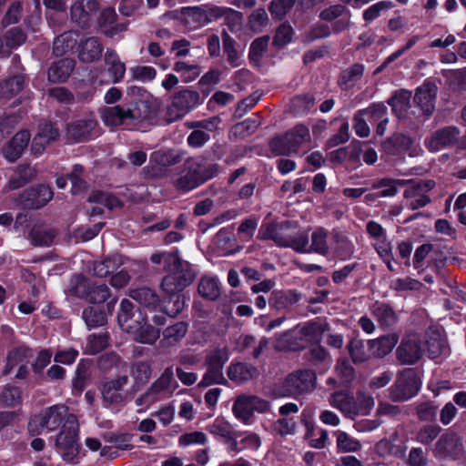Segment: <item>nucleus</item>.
Returning a JSON list of instances; mask_svg holds the SVG:
<instances>
[{
    "label": "nucleus",
    "mask_w": 466,
    "mask_h": 466,
    "mask_svg": "<svg viewBox=\"0 0 466 466\" xmlns=\"http://www.w3.org/2000/svg\"><path fill=\"white\" fill-rule=\"evenodd\" d=\"M168 274L161 281L160 288L168 297L172 306H165V310L170 317H176L184 309L185 298L180 292L194 279L195 273L191 266L177 257H168Z\"/></svg>",
    "instance_id": "nucleus-1"
},
{
    "label": "nucleus",
    "mask_w": 466,
    "mask_h": 466,
    "mask_svg": "<svg viewBox=\"0 0 466 466\" xmlns=\"http://www.w3.org/2000/svg\"><path fill=\"white\" fill-rule=\"evenodd\" d=\"M149 114V102L147 99L132 102L129 106L117 105L104 107L100 111V116L105 125L108 127H124L127 129L135 128Z\"/></svg>",
    "instance_id": "nucleus-2"
},
{
    "label": "nucleus",
    "mask_w": 466,
    "mask_h": 466,
    "mask_svg": "<svg viewBox=\"0 0 466 466\" xmlns=\"http://www.w3.org/2000/svg\"><path fill=\"white\" fill-rule=\"evenodd\" d=\"M259 233L262 239H271L277 246L290 248L298 253L304 251L309 242V232L298 230L297 223L291 221L268 223Z\"/></svg>",
    "instance_id": "nucleus-3"
},
{
    "label": "nucleus",
    "mask_w": 466,
    "mask_h": 466,
    "mask_svg": "<svg viewBox=\"0 0 466 466\" xmlns=\"http://www.w3.org/2000/svg\"><path fill=\"white\" fill-rule=\"evenodd\" d=\"M309 141V128L300 124L285 134L273 137L269 141V148L275 156H290L297 153L301 145Z\"/></svg>",
    "instance_id": "nucleus-4"
},
{
    "label": "nucleus",
    "mask_w": 466,
    "mask_h": 466,
    "mask_svg": "<svg viewBox=\"0 0 466 466\" xmlns=\"http://www.w3.org/2000/svg\"><path fill=\"white\" fill-rule=\"evenodd\" d=\"M316 374L309 370H299L287 376L276 390L277 397H296L312 391L316 387Z\"/></svg>",
    "instance_id": "nucleus-5"
},
{
    "label": "nucleus",
    "mask_w": 466,
    "mask_h": 466,
    "mask_svg": "<svg viewBox=\"0 0 466 466\" xmlns=\"http://www.w3.org/2000/svg\"><path fill=\"white\" fill-rule=\"evenodd\" d=\"M68 410L64 405H54L34 415L28 422V431L32 435H38L45 430H56L61 422L66 420Z\"/></svg>",
    "instance_id": "nucleus-6"
},
{
    "label": "nucleus",
    "mask_w": 466,
    "mask_h": 466,
    "mask_svg": "<svg viewBox=\"0 0 466 466\" xmlns=\"http://www.w3.org/2000/svg\"><path fill=\"white\" fill-rule=\"evenodd\" d=\"M69 291L76 297L95 304L105 302L110 297L106 285L93 283L82 276H75L71 279Z\"/></svg>",
    "instance_id": "nucleus-7"
},
{
    "label": "nucleus",
    "mask_w": 466,
    "mask_h": 466,
    "mask_svg": "<svg viewBox=\"0 0 466 466\" xmlns=\"http://www.w3.org/2000/svg\"><path fill=\"white\" fill-rule=\"evenodd\" d=\"M77 432L78 425L76 416H67L56 442L58 451L66 461H72L78 454Z\"/></svg>",
    "instance_id": "nucleus-8"
},
{
    "label": "nucleus",
    "mask_w": 466,
    "mask_h": 466,
    "mask_svg": "<svg viewBox=\"0 0 466 466\" xmlns=\"http://www.w3.org/2000/svg\"><path fill=\"white\" fill-rule=\"evenodd\" d=\"M420 387V382L416 373L411 369L404 370L389 388V398L395 402L408 400L418 393Z\"/></svg>",
    "instance_id": "nucleus-9"
},
{
    "label": "nucleus",
    "mask_w": 466,
    "mask_h": 466,
    "mask_svg": "<svg viewBox=\"0 0 466 466\" xmlns=\"http://www.w3.org/2000/svg\"><path fill=\"white\" fill-rule=\"evenodd\" d=\"M269 402L254 394H240L235 399L232 410L234 415L248 423L255 412L264 413L269 410Z\"/></svg>",
    "instance_id": "nucleus-10"
},
{
    "label": "nucleus",
    "mask_w": 466,
    "mask_h": 466,
    "mask_svg": "<svg viewBox=\"0 0 466 466\" xmlns=\"http://www.w3.org/2000/svg\"><path fill=\"white\" fill-rule=\"evenodd\" d=\"M122 370L123 374L115 379L107 380L100 388L103 401L106 404H119L128 397V393L125 390L128 383V366L123 364Z\"/></svg>",
    "instance_id": "nucleus-11"
},
{
    "label": "nucleus",
    "mask_w": 466,
    "mask_h": 466,
    "mask_svg": "<svg viewBox=\"0 0 466 466\" xmlns=\"http://www.w3.org/2000/svg\"><path fill=\"white\" fill-rule=\"evenodd\" d=\"M124 331L129 333L134 340L153 345L160 336L158 329L147 323V317L140 310L137 311L134 321Z\"/></svg>",
    "instance_id": "nucleus-12"
},
{
    "label": "nucleus",
    "mask_w": 466,
    "mask_h": 466,
    "mask_svg": "<svg viewBox=\"0 0 466 466\" xmlns=\"http://www.w3.org/2000/svg\"><path fill=\"white\" fill-rule=\"evenodd\" d=\"M198 98V94L190 90H182L176 93L167 109V121L174 122L183 117L195 107Z\"/></svg>",
    "instance_id": "nucleus-13"
},
{
    "label": "nucleus",
    "mask_w": 466,
    "mask_h": 466,
    "mask_svg": "<svg viewBox=\"0 0 466 466\" xmlns=\"http://www.w3.org/2000/svg\"><path fill=\"white\" fill-rule=\"evenodd\" d=\"M461 131L455 126H447L432 132L424 140L425 147L431 153L454 147L460 137Z\"/></svg>",
    "instance_id": "nucleus-14"
},
{
    "label": "nucleus",
    "mask_w": 466,
    "mask_h": 466,
    "mask_svg": "<svg viewBox=\"0 0 466 466\" xmlns=\"http://www.w3.org/2000/svg\"><path fill=\"white\" fill-rule=\"evenodd\" d=\"M228 360L226 347L215 348L206 358V386L210 383H224L223 366Z\"/></svg>",
    "instance_id": "nucleus-15"
},
{
    "label": "nucleus",
    "mask_w": 466,
    "mask_h": 466,
    "mask_svg": "<svg viewBox=\"0 0 466 466\" xmlns=\"http://www.w3.org/2000/svg\"><path fill=\"white\" fill-rule=\"evenodd\" d=\"M177 387V383L174 380L172 369H166L159 378L147 390V402L155 403L160 400L170 397Z\"/></svg>",
    "instance_id": "nucleus-16"
},
{
    "label": "nucleus",
    "mask_w": 466,
    "mask_h": 466,
    "mask_svg": "<svg viewBox=\"0 0 466 466\" xmlns=\"http://www.w3.org/2000/svg\"><path fill=\"white\" fill-rule=\"evenodd\" d=\"M421 340L415 335L404 337L396 350V358L402 365H413L423 356Z\"/></svg>",
    "instance_id": "nucleus-17"
},
{
    "label": "nucleus",
    "mask_w": 466,
    "mask_h": 466,
    "mask_svg": "<svg viewBox=\"0 0 466 466\" xmlns=\"http://www.w3.org/2000/svg\"><path fill=\"white\" fill-rule=\"evenodd\" d=\"M203 158L191 157L187 161V171L182 174L177 180L176 186L182 190H190L202 182L203 178Z\"/></svg>",
    "instance_id": "nucleus-18"
},
{
    "label": "nucleus",
    "mask_w": 466,
    "mask_h": 466,
    "mask_svg": "<svg viewBox=\"0 0 466 466\" xmlns=\"http://www.w3.org/2000/svg\"><path fill=\"white\" fill-rule=\"evenodd\" d=\"M437 92L438 87L431 82H424L415 91L413 101L421 114L427 117L432 116L435 111Z\"/></svg>",
    "instance_id": "nucleus-19"
},
{
    "label": "nucleus",
    "mask_w": 466,
    "mask_h": 466,
    "mask_svg": "<svg viewBox=\"0 0 466 466\" xmlns=\"http://www.w3.org/2000/svg\"><path fill=\"white\" fill-rule=\"evenodd\" d=\"M97 10L98 3L96 0H77L71 5V19L79 26L86 27Z\"/></svg>",
    "instance_id": "nucleus-20"
},
{
    "label": "nucleus",
    "mask_w": 466,
    "mask_h": 466,
    "mask_svg": "<svg viewBox=\"0 0 466 466\" xmlns=\"http://www.w3.org/2000/svg\"><path fill=\"white\" fill-rule=\"evenodd\" d=\"M97 123L93 116L78 119L67 127L66 135L68 139L79 142L95 135Z\"/></svg>",
    "instance_id": "nucleus-21"
},
{
    "label": "nucleus",
    "mask_w": 466,
    "mask_h": 466,
    "mask_svg": "<svg viewBox=\"0 0 466 466\" xmlns=\"http://www.w3.org/2000/svg\"><path fill=\"white\" fill-rule=\"evenodd\" d=\"M462 451V443L459 436L452 431L443 433L435 444V452L439 456H457Z\"/></svg>",
    "instance_id": "nucleus-22"
},
{
    "label": "nucleus",
    "mask_w": 466,
    "mask_h": 466,
    "mask_svg": "<svg viewBox=\"0 0 466 466\" xmlns=\"http://www.w3.org/2000/svg\"><path fill=\"white\" fill-rule=\"evenodd\" d=\"M370 312L382 329H391L399 320L398 314L393 308L384 302H374L371 306Z\"/></svg>",
    "instance_id": "nucleus-23"
},
{
    "label": "nucleus",
    "mask_w": 466,
    "mask_h": 466,
    "mask_svg": "<svg viewBox=\"0 0 466 466\" xmlns=\"http://www.w3.org/2000/svg\"><path fill=\"white\" fill-rule=\"evenodd\" d=\"M329 402L346 417L350 419L356 417L357 408L355 397L351 393L344 390L335 391L330 395Z\"/></svg>",
    "instance_id": "nucleus-24"
},
{
    "label": "nucleus",
    "mask_w": 466,
    "mask_h": 466,
    "mask_svg": "<svg viewBox=\"0 0 466 466\" xmlns=\"http://www.w3.org/2000/svg\"><path fill=\"white\" fill-rule=\"evenodd\" d=\"M59 136L58 129L49 122L41 123L38 133L33 139L32 150L35 154H41L46 147Z\"/></svg>",
    "instance_id": "nucleus-25"
},
{
    "label": "nucleus",
    "mask_w": 466,
    "mask_h": 466,
    "mask_svg": "<svg viewBox=\"0 0 466 466\" xmlns=\"http://www.w3.org/2000/svg\"><path fill=\"white\" fill-rule=\"evenodd\" d=\"M300 299L301 294L296 290H275L270 294L268 304L277 311L288 310Z\"/></svg>",
    "instance_id": "nucleus-26"
},
{
    "label": "nucleus",
    "mask_w": 466,
    "mask_h": 466,
    "mask_svg": "<svg viewBox=\"0 0 466 466\" xmlns=\"http://www.w3.org/2000/svg\"><path fill=\"white\" fill-rule=\"evenodd\" d=\"M411 91L408 89H399L387 100L389 106H391L392 113L399 118L404 119L407 116L409 108L410 107Z\"/></svg>",
    "instance_id": "nucleus-27"
},
{
    "label": "nucleus",
    "mask_w": 466,
    "mask_h": 466,
    "mask_svg": "<svg viewBox=\"0 0 466 466\" xmlns=\"http://www.w3.org/2000/svg\"><path fill=\"white\" fill-rule=\"evenodd\" d=\"M53 198V191L49 187L40 186L27 192L20 199V204L26 208H39L45 206Z\"/></svg>",
    "instance_id": "nucleus-28"
},
{
    "label": "nucleus",
    "mask_w": 466,
    "mask_h": 466,
    "mask_svg": "<svg viewBox=\"0 0 466 466\" xmlns=\"http://www.w3.org/2000/svg\"><path fill=\"white\" fill-rule=\"evenodd\" d=\"M30 137V133L27 130H22L16 133L3 148L5 157L10 161L16 160L27 147Z\"/></svg>",
    "instance_id": "nucleus-29"
},
{
    "label": "nucleus",
    "mask_w": 466,
    "mask_h": 466,
    "mask_svg": "<svg viewBox=\"0 0 466 466\" xmlns=\"http://www.w3.org/2000/svg\"><path fill=\"white\" fill-rule=\"evenodd\" d=\"M398 340L399 336L396 333H390L375 339H370L367 345L373 357L383 358L392 351Z\"/></svg>",
    "instance_id": "nucleus-30"
},
{
    "label": "nucleus",
    "mask_w": 466,
    "mask_h": 466,
    "mask_svg": "<svg viewBox=\"0 0 466 466\" xmlns=\"http://www.w3.org/2000/svg\"><path fill=\"white\" fill-rule=\"evenodd\" d=\"M103 46L96 37H88L79 44L78 57L84 63H92L102 56Z\"/></svg>",
    "instance_id": "nucleus-31"
},
{
    "label": "nucleus",
    "mask_w": 466,
    "mask_h": 466,
    "mask_svg": "<svg viewBox=\"0 0 466 466\" xmlns=\"http://www.w3.org/2000/svg\"><path fill=\"white\" fill-rule=\"evenodd\" d=\"M230 380L241 384L258 376V370L251 364L238 362L231 364L228 369Z\"/></svg>",
    "instance_id": "nucleus-32"
},
{
    "label": "nucleus",
    "mask_w": 466,
    "mask_h": 466,
    "mask_svg": "<svg viewBox=\"0 0 466 466\" xmlns=\"http://www.w3.org/2000/svg\"><path fill=\"white\" fill-rule=\"evenodd\" d=\"M173 17L178 18L188 29L201 26L204 12L199 6H186L175 11Z\"/></svg>",
    "instance_id": "nucleus-33"
},
{
    "label": "nucleus",
    "mask_w": 466,
    "mask_h": 466,
    "mask_svg": "<svg viewBox=\"0 0 466 466\" xmlns=\"http://www.w3.org/2000/svg\"><path fill=\"white\" fill-rule=\"evenodd\" d=\"M425 344L428 356L432 360L448 352L446 341L441 338V333L437 329H431L427 331Z\"/></svg>",
    "instance_id": "nucleus-34"
},
{
    "label": "nucleus",
    "mask_w": 466,
    "mask_h": 466,
    "mask_svg": "<svg viewBox=\"0 0 466 466\" xmlns=\"http://www.w3.org/2000/svg\"><path fill=\"white\" fill-rule=\"evenodd\" d=\"M75 67L73 59L65 58L61 59L49 67L47 72V78L52 83L65 82Z\"/></svg>",
    "instance_id": "nucleus-35"
},
{
    "label": "nucleus",
    "mask_w": 466,
    "mask_h": 466,
    "mask_svg": "<svg viewBox=\"0 0 466 466\" xmlns=\"http://www.w3.org/2000/svg\"><path fill=\"white\" fill-rule=\"evenodd\" d=\"M364 69V66L359 63L353 64L344 69L339 75L338 80L339 86L344 90L352 88L361 79Z\"/></svg>",
    "instance_id": "nucleus-36"
},
{
    "label": "nucleus",
    "mask_w": 466,
    "mask_h": 466,
    "mask_svg": "<svg viewBox=\"0 0 466 466\" xmlns=\"http://www.w3.org/2000/svg\"><path fill=\"white\" fill-rule=\"evenodd\" d=\"M105 62L107 72L113 83H119L125 76L126 66L120 61L118 55L114 50H107L105 55Z\"/></svg>",
    "instance_id": "nucleus-37"
},
{
    "label": "nucleus",
    "mask_w": 466,
    "mask_h": 466,
    "mask_svg": "<svg viewBox=\"0 0 466 466\" xmlns=\"http://www.w3.org/2000/svg\"><path fill=\"white\" fill-rule=\"evenodd\" d=\"M413 142L412 137L402 133H395L384 142L383 147L387 153L396 155L410 149Z\"/></svg>",
    "instance_id": "nucleus-38"
},
{
    "label": "nucleus",
    "mask_w": 466,
    "mask_h": 466,
    "mask_svg": "<svg viewBox=\"0 0 466 466\" xmlns=\"http://www.w3.org/2000/svg\"><path fill=\"white\" fill-rule=\"evenodd\" d=\"M328 233L327 230L319 228H317L311 235V244L309 242L305 245V250L299 253H311L315 252L323 256L329 253V245L327 242Z\"/></svg>",
    "instance_id": "nucleus-39"
},
{
    "label": "nucleus",
    "mask_w": 466,
    "mask_h": 466,
    "mask_svg": "<svg viewBox=\"0 0 466 466\" xmlns=\"http://www.w3.org/2000/svg\"><path fill=\"white\" fill-rule=\"evenodd\" d=\"M25 77L23 74H17L0 85V96L11 99L17 96L25 86Z\"/></svg>",
    "instance_id": "nucleus-40"
},
{
    "label": "nucleus",
    "mask_w": 466,
    "mask_h": 466,
    "mask_svg": "<svg viewBox=\"0 0 466 466\" xmlns=\"http://www.w3.org/2000/svg\"><path fill=\"white\" fill-rule=\"evenodd\" d=\"M187 332V325L185 322H177L163 330L160 343L164 347L173 346L181 340Z\"/></svg>",
    "instance_id": "nucleus-41"
},
{
    "label": "nucleus",
    "mask_w": 466,
    "mask_h": 466,
    "mask_svg": "<svg viewBox=\"0 0 466 466\" xmlns=\"http://www.w3.org/2000/svg\"><path fill=\"white\" fill-rule=\"evenodd\" d=\"M130 297L141 306L147 308L149 310L157 309V306L162 303L157 294L147 288L132 290L130 292Z\"/></svg>",
    "instance_id": "nucleus-42"
},
{
    "label": "nucleus",
    "mask_w": 466,
    "mask_h": 466,
    "mask_svg": "<svg viewBox=\"0 0 466 466\" xmlns=\"http://www.w3.org/2000/svg\"><path fill=\"white\" fill-rule=\"evenodd\" d=\"M329 329V325L325 321H308L299 327V333L309 340L319 342Z\"/></svg>",
    "instance_id": "nucleus-43"
},
{
    "label": "nucleus",
    "mask_w": 466,
    "mask_h": 466,
    "mask_svg": "<svg viewBox=\"0 0 466 466\" xmlns=\"http://www.w3.org/2000/svg\"><path fill=\"white\" fill-rule=\"evenodd\" d=\"M35 174L34 167L28 165L20 166L10 177L5 187L6 190H14L23 187L34 177Z\"/></svg>",
    "instance_id": "nucleus-44"
},
{
    "label": "nucleus",
    "mask_w": 466,
    "mask_h": 466,
    "mask_svg": "<svg viewBox=\"0 0 466 466\" xmlns=\"http://www.w3.org/2000/svg\"><path fill=\"white\" fill-rule=\"evenodd\" d=\"M123 263L119 255H112L103 261L95 262L93 265V273L99 278H105L110 273L116 271Z\"/></svg>",
    "instance_id": "nucleus-45"
},
{
    "label": "nucleus",
    "mask_w": 466,
    "mask_h": 466,
    "mask_svg": "<svg viewBox=\"0 0 466 466\" xmlns=\"http://www.w3.org/2000/svg\"><path fill=\"white\" fill-rule=\"evenodd\" d=\"M77 42L76 32H65L57 36L53 44V52L56 56H61L73 49Z\"/></svg>",
    "instance_id": "nucleus-46"
},
{
    "label": "nucleus",
    "mask_w": 466,
    "mask_h": 466,
    "mask_svg": "<svg viewBox=\"0 0 466 466\" xmlns=\"http://www.w3.org/2000/svg\"><path fill=\"white\" fill-rule=\"evenodd\" d=\"M347 349L354 363L364 362L372 356L370 348H367L364 341L360 339H352Z\"/></svg>",
    "instance_id": "nucleus-47"
},
{
    "label": "nucleus",
    "mask_w": 466,
    "mask_h": 466,
    "mask_svg": "<svg viewBox=\"0 0 466 466\" xmlns=\"http://www.w3.org/2000/svg\"><path fill=\"white\" fill-rule=\"evenodd\" d=\"M55 236L54 230L43 226L35 227L30 232L32 243L36 246H50Z\"/></svg>",
    "instance_id": "nucleus-48"
},
{
    "label": "nucleus",
    "mask_w": 466,
    "mask_h": 466,
    "mask_svg": "<svg viewBox=\"0 0 466 466\" xmlns=\"http://www.w3.org/2000/svg\"><path fill=\"white\" fill-rule=\"evenodd\" d=\"M32 357V350L25 347L20 346L11 350L7 356V364L5 373L11 372L12 369Z\"/></svg>",
    "instance_id": "nucleus-49"
},
{
    "label": "nucleus",
    "mask_w": 466,
    "mask_h": 466,
    "mask_svg": "<svg viewBox=\"0 0 466 466\" xmlns=\"http://www.w3.org/2000/svg\"><path fill=\"white\" fill-rule=\"evenodd\" d=\"M335 372L340 380V385L348 386L355 379V370L347 359H339L335 367Z\"/></svg>",
    "instance_id": "nucleus-50"
},
{
    "label": "nucleus",
    "mask_w": 466,
    "mask_h": 466,
    "mask_svg": "<svg viewBox=\"0 0 466 466\" xmlns=\"http://www.w3.org/2000/svg\"><path fill=\"white\" fill-rule=\"evenodd\" d=\"M260 122L257 119L248 118L240 123H237L231 127L230 133L236 137L245 138L253 134L259 127Z\"/></svg>",
    "instance_id": "nucleus-51"
},
{
    "label": "nucleus",
    "mask_w": 466,
    "mask_h": 466,
    "mask_svg": "<svg viewBox=\"0 0 466 466\" xmlns=\"http://www.w3.org/2000/svg\"><path fill=\"white\" fill-rule=\"evenodd\" d=\"M137 311L133 312V304L125 299L120 303V309L117 315V321L122 330H125L134 321Z\"/></svg>",
    "instance_id": "nucleus-52"
},
{
    "label": "nucleus",
    "mask_w": 466,
    "mask_h": 466,
    "mask_svg": "<svg viewBox=\"0 0 466 466\" xmlns=\"http://www.w3.org/2000/svg\"><path fill=\"white\" fill-rule=\"evenodd\" d=\"M337 447L343 452H355L360 450L361 444L357 440L350 436L348 433L338 431L336 432Z\"/></svg>",
    "instance_id": "nucleus-53"
},
{
    "label": "nucleus",
    "mask_w": 466,
    "mask_h": 466,
    "mask_svg": "<svg viewBox=\"0 0 466 466\" xmlns=\"http://www.w3.org/2000/svg\"><path fill=\"white\" fill-rule=\"evenodd\" d=\"M268 35H263L256 38L250 45L248 58L252 62H259L264 54L268 50V46L269 42Z\"/></svg>",
    "instance_id": "nucleus-54"
},
{
    "label": "nucleus",
    "mask_w": 466,
    "mask_h": 466,
    "mask_svg": "<svg viewBox=\"0 0 466 466\" xmlns=\"http://www.w3.org/2000/svg\"><path fill=\"white\" fill-rule=\"evenodd\" d=\"M223 50L227 56L228 62L233 66L237 67L238 64V54L236 49V41L224 30L222 33Z\"/></svg>",
    "instance_id": "nucleus-55"
},
{
    "label": "nucleus",
    "mask_w": 466,
    "mask_h": 466,
    "mask_svg": "<svg viewBox=\"0 0 466 466\" xmlns=\"http://www.w3.org/2000/svg\"><path fill=\"white\" fill-rule=\"evenodd\" d=\"M293 35L294 30L292 26L287 22L282 23L276 30L273 45L279 48H282L292 41Z\"/></svg>",
    "instance_id": "nucleus-56"
},
{
    "label": "nucleus",
    "mask_w": 466,
    "mask_h": 466,
    "mask_svg": "<svg viewBox=\"0 0 466 466\" xmlns=\"http://www.w3.org/2000/svg\"><path fill=\"white\" fill-rule=\"evenodd\" d=\"M308 355L309 361L313 365L323 364L330 362L331 360L329 353L319 344V342H316L309 346Z\"/></svg>",
    "instance_id": "nucleus-57"
},
{
    "label": "nucleus",
    "mask_w": 466,
    "mask_h": 466,
    "mask_svg": "<svg viewBox=\"0 0 466 466\" xmlns=\"http://www.w3.org/2000/svg\"><path fill=\"white\" fill-rule=\"evenodd\" d=\"M174 70L181 75L184 82L194 81L201 73V67L179 61L174 65Z\"/></svg>",
    "instance_id": "nucleus-58"
},
{
    "label": "nucleus",
    "mask_w": 466,
    "mask_h": 466,
    "mask_svg": "<svg viewBox=\"0 0 466 466\" xmlns=\"http://www.w3.org/2000/svg\"><path fill=\"white\" fill-rule=\"evenodd\" d=\"M355 403L357 408V417L360 415H368L374 407L375 401L374 398L371 395L363 391H358L357 396L355 398Z\"/></svg>",
    "instance_id": "nucleus-59"
},
{
    "label": "nucleus",
    "mask_w": 466,
    "mask_h": 466,
    "mask_svg": "<svg viewBox=\"0 0 466 466\" xmlns=\"http://www.w3.org/2000/svg\"><path fill=\"white\" fill-rule=\"evenodd\" d=\"M83 318L86 325L90 328L103 326L106 322V314L92 307L84 309Z\"/></svg>",
    "instance_id": "nucleus-60"
},
{
    "label": "nucleus",
    "mask_w": 466,
    "mask_h": 466,
    "mask_svg": "<svg viewBox=\"0 0 466 466\" xmlns=\"http://www.w3.org/2000/svg\"><path fill=\"white\" fill-rule=\"evenodd\" d=\"M129 74L137 81L147 82L156 77L157 71L153 66H137L129 69Z\"/></svg>",
    "instance_id": "nucleus-61"
},
{
    "label": "nucleus",
    "mask_w": 466,
    "mask_h": 466,
    "mask_svg": "<svg viewBox=\"0 0 466 466\" xmlns=\"http://www.w3.org/2000/svg\"><path fill=\"white\" fill-rule=\"evenodd\" d=\"M25 40L26 35L18 27L11 28L5 35V46L9 48H16L23 45Z\"/></svg>",
    "instance_id": "nucleus-62"
},
{
    "label": "nucleus",
    "mask_w": 466,
    "mask_h": 466,
    "mask_svg": "<svg viewBox=\"0 0 466 466\" xmlns=\"http://www.w3.org/2000/svg\"><path fill=\"white\" fill-rule=\"evenodd\" d=\"M296 0H272L268 10L272 15L278 18L283 17L294 6Z\"/></svg>",
    "instance_id": "nucleus-63"
},
{
    "label": "nucleus",
    "mask_w": 466,
    "mask_h": 466,
    "mask_svg": "<svg viewBox=\"0 0 466 466\" xmlns=\"http://www.w3.org/2000/svg\"><path fill=\"white\" fill-rule=\"evenodd\" d=\"M107 345V337L105 334H93L87 338L86 351L89 354H96L104 350Z\"/></svg>",
    "instance_id": "nucleus-64"
}]
</instances>
